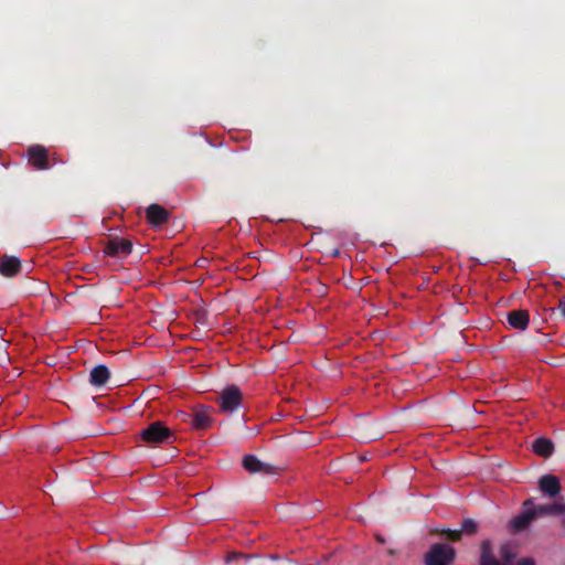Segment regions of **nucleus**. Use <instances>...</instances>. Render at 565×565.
Here are the masks:
<instances>
[{
    "label": "nucleus",
    "instance_id": "f257e3e1",
    "mask_svg": "<svg viewBox=\"0 0 565 565\" xmlns=\"http://www.w3.org/2000/svg\"><path fill=\"white\" fill-rule=\"evenodd\" d=\"M480 565H514L516 554L509 544H503L499 550V557L492 552L491 542L484 540L480 546ZM516 565H535L530 557L522 558Z\"/></svg>",
    "mask_w": 565,
    "mask_h": 565
},
{
    "label": "nucleus",
    "instance_id": "f03ea898",
    "mask_svg": "<svg viewBox=\"0 0 565 565\" xmlns=\"http://www.w3.org/2000/svg\"><path fill=\"white\" fill-rule=\"evenodd\" d=\"M172 431L161 422H154L140 431V438L149 445H160L172 441Z\"/></svg>",
    "mask_w": 565,
    "mask_h": 565
},
{
    "label": "nucleus",
    "instance_id": "7ed1b4c3",
    "mask_svg": "<svg viewBox=\"0 0 565 565\" xmlns=\"http://www.w3.org/2000/svg\"><path fill=\"white\" fill-rule=\"evenodd\" d=\"M456 558V551L454 547L435 543L425 555V565H451Z\"/></svg>",
    "mask_w": 565,
    "mask_h": 565
},
{
    "label": "nucleus",
    "instance_id": "20e7f679",
    "mask_svg": "<svg viewBox=\"0 0 565 565\" xmlns=\"http://www.w3.org/2000/svg\"><path fill=\"white\" fill-rule=\"evenodd\" d=\"M243 402V394L238 386L228 385L220 393L218 407L222 413L231 414L236 412Z\"/></svg>",
    "mask_w": 565,
    "mask_h": 565
},
{
    "label": "nucleus",
    "instance_id": "39448f33",
    "mask_svg": "<svg viewBox=\"0 0 565 565\" xmlns=\"http://www.w3.org/2000/svg\"><path fill=\"white\" fill-rule=\"evenodd\" d=\"M29 161L36 170H47L57 162L56 156L50 157L49 151L41 145L28 149Z\"/></svg>",
    "mask_w": 565,
    "mask_h": 565
},
{
    "label": "nucleus",
    "instance_id": "423d86ee",
    "mask_svg": "<svg viewBox=\"0 0 565 565\" xmlns=\"http://www.w3.org/2000/svg\"><path fill=\"white\" fill-rule=\"evenodd\" d=\"M179 416L183 422L190 423L192 428L198 430H205L210 428L213 423L211 408L203 406L196 408L193 414L181 412Z\"/></svg>",
    "mask_w": 565,
    "mask_h": 565
},
{
    "label": "nucleus",
    "instance_id": "0eeeda50",
    "mask_svg": "<svg viewBox=\"0 0 565 565\" xmlns=\"http://www.w3.org/2000/svg\"><path fill=\"white\" fill-rule=\"evenodd\" d=\"M242 465L249 473L274 476L278 473V467L259 460L255 455H245Z\"/></svg>",
    "mask_w": 565,
    "mask_h": 565
},
{
    "label": "nucleus",
    "instance_id": "6e6552de",
    "mask_svg": "<svg viewBox=\"0 0 565 565\" xmlns=\"http://www.w3.org/2000/svg\"><path fill=\"white\" fill-rule=\"evenodd\" d=\"M525 510L516 515L511 522L510 525L514 532H522L529 527L531 522L536 518V514L533 510V500L529 499L523 503Z\"/></svg>",
    "mask_w": 565,
    "mask_h": 565
},
{
    "label": "nucleus",
    "instance_id": "1a4fd4ad",
    "mask_svg": "<svg viewBox=\"0 0 565 565\" xmlns=\"http://www.w3.org/2000/svg\"><path fill=\"white\" fill-rule=\"evenodd\" d=\"M22 269L21 260L17 256L0 254V275L15 277Z\"/></svg>",
    "mask_w": 565,
    "mask_h": 565
},
{
    "label": "nucleus",
    "instance_id": "9d476101",
    "mask_svg": "<svg viewBox=\"0 0 565 565\" xmlns=\"http://www.w3.org/2000/svg\"><path fill=\"white\" fill-rule=\"evenodd\" d=\"M132 250V243L126 238H111L108 241L105 253L108 256H128Z\"/></svg>",
    "mask_w": 565,
    "mask_h": 565
},
{
    "label": "nucleus",
    "instance_id": "9b49d317",
    "mask_svg": "<svg viewBox=\"0 0 565 565\" xmlns=\"http://www.w3.org/2000/svg\"><path fill=\"white\" fill-rule=\"evenodd\" d=\"M146 216L151 225L160 226L168 222L169 212L163 206L153 203L147 207Z\"/></svg>",
    "mask_w": 565,
    "mask_h": 565
},
{
    "label": "nucleus",
    "instance_id": "f8f14e48",
    "mask_svg": "<svg viewBox=\"0 0 565 565\" xmlns=\"http://www.w3.org/2000/svg\"><path fill=\"white\" fill-rule=\"evenodd\" d=\"M507 320L511 328L525 330L530 322V315L526 310H511L507 313Z\"/></svg>",
    "mask_w": 565,
    "mask_h": 565
},
{
    "label": "nucleus",
    "instance_id": "ddd939ff",
    "mask_svg": "<svg viewBox=\"0 0 565 565\" xmlns=\"http://www.w3.org/2000/svg\"><path fill=\"white\" fill-rule=\"evenodd\" d=\"M540 490L550 495L555 497L561 491V483L556 476L554 475H544L539 480Z\"/></svg>",
    "mask_w": 565,
    "mask_h": 565
},
{
    "label": "nucleus",
    "instance_id": "4468645a",
    "mask_svg": "<svg viewBox=\"0 0 565 565\" xmlns=\"http://www.w3.org/2000/svg\"><path fill=\"white\" fill-rule=\"evenodd\" d=\"M110 377V372L108 367L104 364H98L92 369L89 373V383L93 386L100 387L104 386Z\"/></svg>",
    "mask_w": 565,
    "mask_h": 565
},
{
    "label": "nucleus",
    "instance_id": "2eb2a0df",
    "mask_svg": "<svg viewBox=\"0 0 565 565\" xmlns=\"http://www.w3.org/2000/svg\"><path fill=\"white\" fill-rule=\"evenodd\" d=\"M532 450L543 458H548L554 451V444L548 438L540 437L533 441Z\"/></svg>",
    "mask_w": 565,
    "mask_h": 565
},
{
    "label": "nucleus",
    "instance_id": "dca6fc26",
    "mask_svg": "<svg viewBox=\"0 0 565 565\" xmlns=\"http://www.w3.org/2000/svg\"><path fill=\"white\" fill-rule=\"evenodd\" d=\"M536 516L539 515H558L565 512V503L542 504L533 508Z\"/></svg>",
    "mask_w": 565,
    "mask_h": 565
},
{
    "label": "nucleus",
    "instance_id": "f3484780",
    "mask_svg": "<svg viewBox=\"0 0 565 565\" xmlns=\"http://www.w3.org/2000/svg\"><path fill=\"white\" fill-rule=\"evenodd\" d=\"M435 533H438V534H441V535H445L448 540L452 541V542H457L461 539L462 536V531L460 530H450V529H443V530H435L434 531Z\"/></svg>",
    "mask_w": 565,
    "mask_h": 565
},
{
    "label": "nucleus",
    "instance_id": "a211bd4d",
    "mask_svg": "<svg viewBox=\"0 0 565 565\" xmlns=\"http://www.w3.org/2000/svg\"><path fill=\"white\" fill-rule=\"evenodd\" d=\"M478 530V523L472 519H465L461 524L460 531H462V534L472 535Z\"/></svg>",
    "mask_w": 565,
    "mask_h": 565
},
{
    "label": "nucleus",
    "instance_id": "6ab92c4d",
    "mask_svg": "<svg viewBox=\"0 0 565 565\" xmlns=\"http://www.w3.org/2000/svg\"><path fill=\"white\" fill-rule=\"evenodd\" d=\"M558 310L562 317L565 319V296H562L558 300Z\"/></svg>",
    "mask_w": 565,
    "mask_h": 565
},
{
    "label": "nucleus",
    "instance_id": "aec40b11",
    "mask_svg": "<svg viewBox=\"0 0 565 565\" xmlns=\"http://www.w3.org/2000/svg\"><path fill=\"white\" fill-rule=\"evenodd\" d=\"M376 541L379 543H384V539L381 535H376Z\"/></svg>",
    "mask_w": 565,
    "mask_h": 565
},
{
    "label": "nucleus",
    "instance_id": "412c9836",
    "mask_svg": "<svg viewBox=\"0 0 565 565\" xmlns=\"http://www.w3.org/2000/svg\"><path fill=\"white\" fill-rule=\"evenodd\" d=\"M387 553H388V555H395L396 554V552L394 550H388Z\"/></svg>",
    "mask_w": 565,
    "mask_h": 565
},
{
    "label": "nucleus",
    "instance_id": "4be33fe9",
    "mask_svg": "<svg viewBox=\"0 0 565 565\" xmlns=\"http://www.w3.org/2000/svg\"><path fill=\"white\" fill-rule=\"evenodd\" d=\"M237 554L236 553H233L230 557H228V561L232 558V557H236Z\"/></svg>",
    "mask_w": 565,
    "mask_h": 565
}]
</instances>
